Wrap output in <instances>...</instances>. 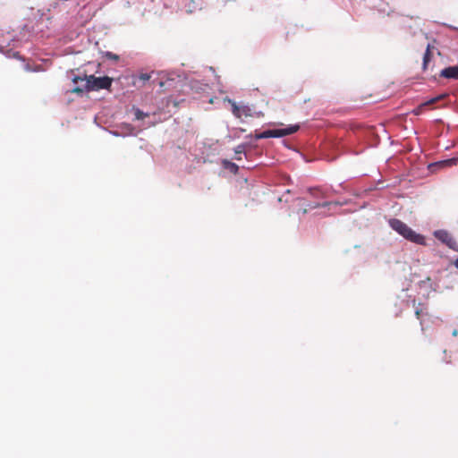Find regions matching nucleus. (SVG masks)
Wrapping results in <instances>:
<instances>
[{"label":"nucleus","mask_w":458,"mask_h":458,"mask_svg":"<svg viewBox=\"0 0 458 458\" xmlns=\"http://www.w3.org/2000/svg\"><path fill=\"white\" fill-rule=\"evenodd\" d=\"M390 227L397 232L400 235H402L406 240L420 244L425 245V237L420 233L414 232L411 228H410L405 223L397 218H392L388 221Z\"/></svg>","instance_id":"obj_1"},{"label":"nucleus","mask_w":458,"mask_h":458,"mask_svg":"<svg viewBox=\"0 0 458 458\" xmlns=\"http://www.w3.org/2000/svg\"><path fill=\"white\" fill-rule=\"evenodd\" d=\"M84 80L86 81L85 89L87 91L109 89L113 82V79L108 76L96 77L95 75H86ZM72 81L77 83L79 81H83V79L79 76H75Z\"/></svg>","instance_id":"obj_2"},{"label":"nucleus","mask_w":458,"mask_h":458,"mask_svg":"<svg viewBox=\"0 0 458 458\" xmlns=\"http://www.w3.org/2000/svg\"><path fill=\"white\" fill-rule=\"evenodd\" d=\"M300 129V125L294 124L290 125L284 129H275V130H267L260 133L255 134L256 140L260 139H267V138H280L286 135H291L298 131Z\"/></svg>","instance_id":"obj_3"},{"label":"nucleus","mask_w":458,"mask_h":458,"mask_svg":"<svg viewBox=\"0 0 458 458\" xmlns=\"http://www.w3.org/2000/svg\"><path fill=\"white\" fill-rule=\"evenodd\" d=\"M434 236L448 248L458 250V243L449 232L445 230H437L434 232Z\"/></svg>","instance_id":"obj_4"},{"label":"nucleus","mask_w":458,"mask_h":458,"mask_svg":"<svg viewBox=\"0 0 458 458\" xmlns=\"http://www.w3.org/2000/svg\"><path fill=\"white\" fill-rule=\"evenodd\" d=\"M228 103L231 105L233 115L239 119L251 115V109L246 105H238L235 101L227 98Z\"/></svg>","instance_id":"obj_5"},{"label":"nucleus","mask_w":458,"mask_h":458,"mask_svg":"<svg viewBox=\"0 0 458 458\" xmlns=\"http://www.w3.org/2000/svg\"><path fill=\"white\" fill-rule=\"evenodd\" d=\"M439 76L449 80H458V64L445 67L440 72Z\"/></svg>","instance_id":"obj_6"},{"label":"nucleus","mask_w":458,"mask_h":458,"mask_svg":"<svg viewBox=\"0 0 458 458\" xmlns=\"http://www.w3.org/2000/svg\"><path fill=\"white\" fill-rule=\"evenodd\" d=\"M331 205L338 206V205H340V203L339 202H323V203L314 202V203H310V204L307 205V208H303L302 213L306 214L309 209H314V208H320V207L324 208V207H327V206H331Z\"/></svg>","instance_id":"obj_7"},{"label":"nucleus","mask_w":458,"mask_h":458,"mask_svg":"<svg viewBox=\"0 0 458 458\" xmlns=\"http://www.w3.org/2000/svg\"><path fill=\"white\" fill-rule=\"evenodd\" d=\"M432 58V53L430 49V45H428L426 52L423 55V63H422V69L423 71H426L428 69V64Z\"/></svg>","instance_id":"obj_8"},{"label":"nucleus","mask_w":458,"mask_h":458,"mask_svg":"<svg viewBox=\"0 0 458 458\" xmlns=\"http://www.w3.org/2000/svg\"><path fill=\"white\" fill-rule=\"evenodd\" d=\"M245 151V145L244 144H240L238 145L235 149H234V152H235V159L238 160V161H241L242 160V154L244 153Z\"/></svg>","instance_id":"obj_9"},{"label":"nucleus","mask_w":458,"mask_h":458,"mask_svg":"<svg viewBox=\"0 0 458 458\" xmlns=\"http://www.w3.org/2000/svg\"><path fill=\"white\" fill-rule=\"evenodd\" d=\"M309 191L315 198L325 197L324 192L318 188L310 189Z\"/></svg>","instance_id":"obj_10"},{"label":"nucleus","mask_w":458,"mask_h":458,"mask_svg":"<svg viewBox=\"0 0 458 458\" xmlns=\"http://www.w3.org/2000/svg\"><path fill=\"white\" fill-rule=\"evenodd\" d=\"M445 96L444 95H441V96H438L437 98H431L429 101L422 104L421 106H419V109H421L422 107H424L425 106H428V105H432V104H435L436 102H437L438 100L442 99Z\"/></svg>","instance_id":"obj_11"},{"label":"nucleus","mask_w":458,"mask_h":458,"mask_svg":"<svg viewBox=\"0 0 458 458\" xmlns=\"http://www.w3.org/2000/svg\"><path fill=\"white\" fill-rule=\"evenodd\" d=\"M147 116H148V114L144 113V112H142L141 110H140V109H136L135 110V119L142 120V119H144Z\"/></svg>","instance_id":"obj_12"},{"label":"nucleus","mask_w":458,"mask_h":458,"mask_svg":"<svg viewBox=\"0 0 458 458\" xmlns=\"http://www.w3.org/2000/svg\"><path fill=\"white\" fill-rule=\"evenodd\" d=\"M422 314H424V309L422 308L421 304H419L415 310V316L418 319H420Z\"/></svg>","instance_id":"obj_13"},{"label":"nucleus","mask_w":458,"mask_h":458,"mask_svg":"<svg viewBox=\"0 0 458 458\" xmlns=\"http://www.w3.org/2000/svg\"><path fill=\"white\" fill-rule=\"evenodd\" d=\"M106 56L110 60H114V61L119 60V56L116 54H114L112 52H106Z\"/></svg>","instance_id":"obj_14"},{"label":"nucleus","mask_w":458,"mask_h":458,"mask_svg":"<svg viewBox=\"0 0 458 458\" xmlns=\"http://www.w3.org/2000/svg\"><path fill=\"white\" fill-rule=\"evenodd\" d=\"M139 79L142 81H147L150 79V75L148 73H140Z\"/></svg>","instance_id":"obj_15"},{"label":"nucleus","mask_w":458,"mask_h":458,"mask_svg":"<svg viewBox=\"0 0 458 458\" xmlns=\"http://www.w3.org/2000/svg\"><path fill=\"white\" fill-rule=\"evenodd\" d=\"M457 161H458V159L452 158V159H448V160L444 161V164L452 165H456Z\"/></svg>","instance_id":"obj_16"},{"label":"nucleus","mask_w":458,"mask_h":458,"mask_svg":"<svg viewBox=\"0 0 458 458\" xmlns=\"http://www.w3.org/2000/svg\"><path fill=\"white\" fill-rule=\"evenodd\" d=\"M72 93H82L83 92V89L79 88V87H76L74 89H72Z\"/></svg>","instance_id":"obj_17"},{"label":"nucleus","mask_w":458,"mask_h":458,"mask_svg":"<svg viewBox=\"0 0 458 458\" xmlns=\"http://www.w3.org/2000/svg\"><path fill=\"white\" fill-rule=\"evenodd\" d=\"M452 335L453 336H457L458 335V330L457 329H454L453 332H452Z\"/></svg>","instance_id":"obj_18"},{"label":"nucleus","mask_w":458,"mask_h":458,"mask_svg":"<svg viewBox=\"0 0 458 458\" xmlns=\"http://www.w3.org/2000/svg\"><path fill=\"white\" fill-rule=\"evenodd\" d=\"M231 166H232V169H234L235 171L238 170V166L235 164L232 163Z\"/></svg>","instance_id":"obj_19"},{"label":"nucleus","mask_w":458,"mask_h":458,"mask_svg":"<svg viewBox=\"0 0 458 458\" xmlns=\"http://www.w3.org/2000/svg\"><path fill=\"white\" fill-rule=\"evenodd\" d=\"M454 266L458 268V258L454 261Z\"/></svg>","instance_id":"obj_20"}]
</instances>
